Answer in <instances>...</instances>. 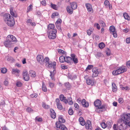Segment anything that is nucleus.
<instances>
[{"label": "nucleus", "instance_id": "obj_8", "mask_svg": "<svg viewBox=\"0 0 130 130\" xmlns=\"http://www.w3.org/2000/svg\"><path fill=\"white\" fill-rule=\"evenodd\" d=\"M37 61L40 64H43L45 62V58L44 59L43 56L42 55H38L36 57Z\"/></svg>", "mask_w": 130, "mask_h": 130}, {"label": "nucleus", "instance_id": "obj_27", "mask_svg": "<svg viewBox=\"0 0 130 130\" xmlns=\"http://www.w3.org/2000/svg\"><path fill=\"white\" fill-rule=\"evenodd\" d=\"M71 7L73 9H75L77 7V5L76 3L73 2L70 3Z\"/></svg>", "mask_w": 130, "mask_h": 130}, {"label": "nucleus", "instance_id": "obj_1", "mask_svg": "<svg viewBox=\"0 0 130 130\" xmlns=\"http://www.w3.org/2000/svg\"><path fill=\"white\" fill-rule=\"evenodd\" d=\"M128 126H130V114L122 115L121 119L118 121L117 125L114 124L113 128L114 130H124Z\"/></svg>", "mask_w": 130, "mask_h": 130}, {"label": "nucleus", "instance_id": "obj_7", "mask_svg": "<svg viewBox=\"0 0 130 130\" xmlns=\"http://www.w3.org/2000/svg\"><path fill=\"white\" fill-rule=\"evenodd\" d=\"M57 32V31L56 29H54L53 30V31L47 32L48 38L50 39H55L56 37Z\"/></svg>", "mask_w": 130, "mask_h": 130}, {"label": "nucleus", "instance_id": "obj_46", "mask_svg": "<svg viewBox=\"0 0 130 130\" xmlns=\"http://www.w3.org/2000/svg\"><path fill=\"white\" fill-rule=\"evenodd\" d=\"M93 67V66L92 65H89L87 67L86 70L88 71L91 70Z\"/></svg>", "mask_w": 130, "mask_h": 130}, {"label": "nucleus", "instance_id": "obj_29", "mask_svg": "<svg viewBox=\"0 0 130 130\" xmlns=\"http://www.w3.org/2000/svg\"><path fill=\"white\" fill-rule=\"evenodd\" d=\"M65 57L63 56H61L59 58V61L60 62L63 63L65 61Z\"/></svg>", "mask_w": 130, "mask_h": 130}, {"label": "nucleus", "instance_id": "obj_2", "mask_svg": "<svg viewBox=\"0 0 130 130\" xmlns=\"http://www.w3.org/2000/svg\"><path fill=\"white\" fill-rule=\"evenodd\" d=\"M3 19L9 26H12L14 24L15 21L13 18L9 13H6L4 15Z\"/></svg>", "mask_w": 130, "mask_h": 130}, {"label": "nucleus", "instance_id": "obj_56", "mask_svg": "<svg viewBox=\"0 0 130 130\" xmlns=\"http://www.w3.org/2000/svg\"><path fill=\"white\" fill-rule=\"evenodd\" d=\"M100 24L102 27H104L106 26L105 23L103 21H101L100 22Z\"/></svg>", "mask_w": 130, "mask_h": 130}, {"label": "nucleus", "instance_id": "obj_20", "mask_svg": "<svg viewBox=\"0 0 130 130\" xmlns=\"http://www.w3.org/2000/svg\"><path fill=\"white\" fill-rule=\"evenodd\" d=\"M64 86L67 90L70 89L71 88V84L68 82H66L64 83Z\"/></svg>", "mask_w": 130, "mask_h": 130}, {"label": "nucleus", "instance_id": "obj_35", "mask_svg": "<svg viewBox=\"0 0 130 130\" xmlns=\"http://www.w3.org/2000/svg\"><path fill=\"white\" fill-rule=\"evenodd\" d=\"M107 126L108 128H110L112 124V122L111 121H107Z\"/></svg>", "mask_w": 130, "mask_h": 130}, {"label": "nucleus", "instance_id": "obj_39", "mask_svg": "<svg viewBox=\"0 0 130 130\" xmlns=\"http://www.w3.org/2000/svg\"><path fill=\"white\" fill-rule=\"evenodd\" d=\"M10 13L14 17H16L17 15L12 11V8H10Z\"/></svg>", "mask_w": 130, "mask_h": 130}, {"label": "nucleus", "instance_id": "obj_5", "mask_svg": "<svg viewBox=\"0 0 130 130\" xmlns=\"http://www.w3.org/2000/svg\"><path fill=\"white\" fill-rule=\"evenodd\" d=\"M126 67L122 66L118 68L117 70H113L112 72V73L113 75H117L126 72Z\"/></svg>", "mask_w": 130, "mask_h": 130}, {"label": "nucleus", "instance_id": "obj_53", "mask_svg": "<svg viewBox=\"0 0 130 130\" xmlns=\"http://www.w3.org/2000/svg\"><path fill=\"white\" fill-rule=\"evenodd\" d=\"M74 106L75 108V109L76 110H78L79 109V106L76 103L74 104Z\"/></svg>", "mask_w": 130, "mask_h": 130}, {"label": "nucleus", "instance_id": "obj_24", "mask_svg": "<svg viewBox=\"0 0 130 130\" xmlns=\"http://www.w3.org/2000/svg\"><path fill=\"white\" fill-rule=\"evenodd\" d=\"M79 121L81 125L84 126L85 124V122L82 117H80L79 119Z\"/></svg>", "mask_w": 130, "mask_h": 130}, {"label": "nucleus", "instance_id": "obj_58", "mask_svg": "<svg viewBox=\"0 0 130 130\" xmlns=\"http://www.w3.org/2000/svg\"><path fill=\"white\" fill-rule=\"evenodd\" d=\"M27 111L30 112L33 111V109L30 107H28L26 109Z\"/></svg>", "mask_w": 130, "mask_h": 130}, {"label": "nucleus", "instance_id": "obj_4", "mask_svg": "<svg viewBox=\"0 0 130 130\" xmlns=\"http://www.w3.org/2000/svg\"><path fill=\"white\" fill-rule=\"evenodd\" d=\"M101 101L99 99H97L94 102V105L98 108L96 109V111L97 112L100 113V112L103 111L104 110H105V108L104 106H101Z\"/></svg>", "mask_w": 130, "mask_h": 130}, {"label": "nucleus", "instance_id": "obj_25", "mask_svg": "<svg viewBox=\"0 0 130 130\" xmlns=\"http://www.w3.org/2000/svg\"><path fill=\"white\" fill-rule=\"evenodd\" d=\"M85 125L86 128L87 129H89L90 126L91 125V122L89 120L87 121Z\"/></svg>", "mask_w": 130, "mask_h": 130}, {"label": "nucleus", "instance_id": "obj_3", "mask_svg": "<svg viewBox=\"0 0 130 130\" xmlns=\"http://www.w3.org/2000/svg\"><path fill=\"white\" fill-rule=\"evenodd\" d=\"M59 122H56V127L61 130H68L67 128L61 123H64L65 122V120L61 116H60L58 118Z\"/></svg>", "mask_w": 130, "mask_h": 130}, {"label": "nucleus", "instance_id": "obj_9", "mask_svg": "<svg viewBox=\"0 0 130 130\" xmlns=\"http://www.w3.org/2000/svg\"><path fill=\"white\" fill-rule=\"evenodd\" d=\"M6 39L8 41H9L13 43H16L17 40L15 37L12 35H9L8 36Z\"/></svg>", "mask_w": 130, "mask_h": 130}, {"label": "nucleus", "instance_id": "obj_18", "mask_svg": "<svg viewBox=\"0 0 130 130\" xmlns=\"http://www.w3.org/2000/svg\"><path fill=\"white\" fill-rule=\"evenodd\" d=\"M4 44L6 47H11V45L13 43L10 41H8L6 39V41L4 42Z\"/></svg>", "mask_w": 130, "mask_h": 130}, {"label": "nucleus", "instance_id": "obj_57", "mask_svg": "<svg viewBox=\"0 0 130 130\" xmlns=\"http://www.w3.org/2000/svg\"><path fill=\"white\" fill-rule=\"evenodd\" d=\"M121 88L122 90H128L129 89L128 87L127 86H126L125 87H122Z\"/></svg>", "mask_w": 130, "mask_h": 130}, {"label": "nucleus", "instance_id": "obj_26", "mask_svg": "<svg viewBox=\"0 0 130 130\" xmlns=\"http://www.w3.org/2000/svg\"><path fill=\"white\" fill-rule=\"evenodd\" d=\"M29 75L32 77H35L36 76L35 72L32 70H30L29 72Z\"/></svg>", "mask_w": 130, "mask_h": 130}, {"label": "nucleus", "instance_id": "obj_34", "mask_svg": "<svg viewBox=\"0 0 130 130\" xmlns=\"http://www.w3.org/2000/svg\"><path fill=\"white\" fill-rule=\"evenodd\" d=\"M16 86L18 87H20L22 85V83L20 81H17L16 83Z\"/></svg>", "mask_w": 130, "mask_h": 130}, {"label": "nucleus", "instance_id": "obj_52", "mask_svg": "<svg viewBox=\"0 0 130 130\" xmlns=\"http://www.w3.org/2000/svg\"><path fill=\"white\" fill-rule=\"evenodd\" d=\"M109 4V2L107 0L105 1L104 2V5L107 7Z\"/></svg>", "mask_w": 130, "mask_h": 130}, {"label": "nucleus", "instance_id": "obj_36", "mask_svg": "<svg viewBox=\"0 0 130 130\" xmlns=\"http://www.w3.org/2000/svg\"><path fill=\"white\" fill-rule=\"evenodd\" d=\"M72 98L71 97H69L68 99V100H67L68 103L70 105H72L73 103V102L72 101Z\"/></svg>", "mask_w": 130, "mask_h": 130}, {"label": "nucleus", "instance_id": "obj_45", "mask_svg": "<svg viewBox=\"0 0 130 130\" xmlns=\"http://www.w3.org/2000/svg\"><path fill=\"white\" fill-rule=\"evenodd\" d=\"M101 125L102 127L103 128H105L107 126V124L106 125L103 121L101 123Z\"/></svg>", "mask_w": 130, "mask_h": 130}, {"label": "nucleus", "instance_id": "obj_6", "mask_svg": "<svg viewBox=\"0 0 130 130\" xmlns=\"http://www.w3.org/2000/svg\"><path fill=\"white\" fill-rule=\"evenodd\" d=\"M49 59L48 57H46L45 58V63L46 65L48 66L49 68L53 67L52 70L53 72L55 70V68L56 66V62H53L52 63H50L49 62Z\"/></svg>", "mask_w": 130, "mask_h": 130}, {"label": "nucleus", "instance_id": "obj_11", "mask_svg": "<svg viewBox=\"0 0 130 130\" xmlns=\"http://www.w3.org/2000/svg\"><path fill=\"white\" fill-rule=\"evenodd\" d=\"M93 72L92 76L94 77L98 76L99 74V72L97 68H93L92 70Z\"/></svg>", "mask_w": 130, "mask_h": 130}, {"label": "nucleus", "instance_id": "obj_16", "mask_svg": "<svg viewBox=\"0 0 130 130\" xmlns=\"http://www.w3.org/2000/svg\"><path fill=\"white\" fill-rule=\"evenodd\" d=\"M71 57H72V60L73 61L75 64H76L78 63V59L76 57L75 55L74 54H71Z\"/></svg>", "mask_w": 130, "mask_h": 130}, {"label": "nucleus", "instance_id": "obj_13", "mask_svg": "<svg viewBox=\"0 0 130 130\" xmlns=\"http://www.w3.org/2000/svg\"><path fill=\"white\" fill-rule=\"evenodd\" d=\"M20 72V70L17 69H13L12 70V74L17 76H19Z\"/></svg>", "mask_w": 130, "mask_h": 130}, {"label": "nucleus", "instance_id": "obj_40", "mask_svg": "<svg viewBox=\"0 0 130 130\" xmlns=\"http://www.w3.org/2000/svg\"><path fill=\"white\" fill-rule=\"evenodd\" d=\"M56 25L57 28L60 31H61V24L57 23H56Z\"/></svg>", "mask_w": 130, "mask_h": 130}, {"label": "nucleus", "instance_id": "obj_37", "mask_svg": "<svg viewBox=\"0 0 130 130\" xmlns=\"http://www.w3.org/2000/svg\"><path fill=\"white\" fill-rule=\"evenodd\" d=\"M42 107L45 109H48L50 108L49 106L47 105L44 103H43L42 104Z\"/></svg>", "mask_w": 130, "mask_h": 130}, {"label": "nucleus", "instance_id": "obj_60", "mask_svg": "<svg viewBox=\"0 0 130 130\" xmlns=\"http://www.w3.org/2000/svg\"><path fill=\"white\" fill-rule=\"evenodd\" d=\"M94 26H96L97 28L98 29H100V25L98 23H95L94 25Z\"/></svg>", "mask_w": 130, "mask_h": 130}, {"label": "nucleus", "instance_id": "obj_63", "mask_svg": "<svg viewBox=\"0 0 130 130\" xmlns=\"http://www.w3.org/2000/svg\"><path fill=\"white\" fill-rule=\"evenodd\" d=\"M32 21L31 19H28L27 20V23L28 25H30L31 23L32 22Z\"/></svg>", "mask_w": 130, "mask_h": 130}, {"label": "nucleus", "instance_id": "obj_43", "mask_svg": "<svg viewBox=\"0 0 130 130\" xmlns=\"http://www.w3.org/2000/svg\"><path fill=\"white\" fill-rule=\"evenodd\" d=\"M42 90L44 92H46L47 91V89L46 86L45 84L43 83H42Z\"/></svg>", "mask_w": 130, "mask_h": 130}, {"label": "nucleus", "instance_id": "obj_42", "mask_svg": "<svg viewBox=\"0 0 130 130\" xmlns=\"http://www.w3.org/2000/svg\"><path fill=\"white\" fill-rule=\"evenodd\" d=\"M58 52L60 54H66V52L64 51L63 50L60 49H58Z\"/></svg>", "mask_w": 130, "mask_h": 130}, {"label": "nucleus", "instance_id": "obj_48", "mask_svg": "<svg viewBox=\"0 0 130 130\" xmlns=\"http://www.w3.org/2000/svg\"><path fill=\"white\" fill-rule=\"evenodd\" d=\"M93 30V29H91V30L90 29H89L87 30V34L89 36L91 34Z\"/></svg>", "mask_w": 130, "mask_h": 130}, {"label": "nucleus", "instance_id": "obj_61", "mask_svg": "<svg viewBox=\"0 0 130 130\" xmlns=\"http://www.w3.org/2000/svg\"><path fill=\"white\" fill-rule=\"evenodd\" d=\"M30 96L32 98H36L37 96V95L36 94H34L31 95Z\"/></svg>", "mask_w": 130, "mask_h": 130}, {"label": "nucleus", "instance_id": "obj_21", "mask_svg": "<svg viewBox=\"0 0 130 130\" xmlns=\"http://www.w3.org/2000/svg\"><path fill=\"white\" fill-rule=\"evenodd\" d=\"M87 84L89 85H93L94 84V82L92 80L90 79L89 78H87L86 80Z\"/></svg>", "mask_w": 130, "mask_h": 130}, {"label": "nucleus", "instance_id": "obj_10", "mask_svg": "<svg viewBox=\"0 0 130 130\" xmlns=\"http://www.w3.org/2000/svg\"><path fill=\"white\" fill-rule=\"evenodd\" d=\"M110 32L112 34L115 38H116L117 36V35L114 27L113 26H110L109 28Z\"/></svg>", "mask_w": 130, "mask_h": 130}, {"label": "nucleus", "instance_id": "obj_47", "mask_svg": "<svg viewBox=\"0 0 130 130\" xmlns=\"http://www.w3.org/2000/svg\"><path fill=\"white\" fill-rule=\"evenodd\" d=\"M35 120L39 122H41L42 121V119L41 118L39 117H37L35 118Z\"/></svg>", "mask_w": 130, "mask_h": 130}, {"label": "nucleus", "instance_id": "obj_62", "mask_svg": "<svg viewBox=\"0 0 130 130\" xmlns=\"http://www.w3.org/2000/svg\"><path fill=\"white\" fill-rule=\"evenodd\" d=\"M118 101L119 103H122L123 101V99L121 98H119L118 99Z\"/></svg>", "mask_w": 130, "mask_h": 130}, {"label": "nucleus", "instance_id": "obj_12", "mask_svg": "<svg viewBox=\"0 0 130 130\" xmlns=\"http://www.w3.org/2000/svg\"><path fill=\"white\" fill-rule=\"evenodd\" d=\"M23 77L24 80L26 81H28L29 79V77L27 71H24L23 73Z\"/></svg>", "mask_w": 130, "mask_h": 130}, {"label": "nucleus", "instance_id": "obj_38", "mask_svg": "<svg viewBox=\"0 0 130 130\" xmlns=\"http://www.w3.org/2000/svg\"><path fill=\"white\" fill-rule=\"evenodd\" d=\"M7 70L6 68H2L1 69V72L2 73L5 74L7 72Z\"/></svg>", "mask_w": 130, "mask_h": 130}, {"label": "nucleus", "instance_id": "obj_54", "mask_svg": "<svg viewBox=\"0 0 130 130\" xmlns=\"http://www.w3.org/2000/svg\"><path fill=\"white\" fill-rule=\"evenodd\" d=\"M32 6L30 5L27 8V12L30 11L32 10Z\"/></svg>", "mask_w": 130, "mask_h": 130}, {"label": "nucleus", "instance_id": "obj_17", "mask_svg": "<svg viewBox=\"0 0 130 130\" xmlns=\"http://www.w3.org/2000/svg\"><path fill=\"white\" fill-rule=\"evenodd\" d=\"M86 6L87 8L88 11L89 12L92 13L93 12V9L92 6L89 3H87L86 4Z\"/></svg>", "mask_w": 130, "mask_h": 130}, {"label": "nucleus", "instance_id": "obj_19", "mask_svg": "<svg viewBox=\"0 0 130 130\" xmlns=\"http://www.w3.org/2000/svg\"><path fill=\"white\" fill-rule=\"evenodd\" d=\"M60 99L61 101H63L65 104H66L68 103V101L66 98L64 97L63 95L62 94L60 95Z\"/></svg>", "mask_w": 130, "mask_h": 130}, {"label": "nucleus", "instance_id": "obj_49", "mask_svg": "<svg viewBox=\"0 0 130 130\" xmlns=\"http://www.w3.org/2000/svg\"><path fill=\"white\" fill-rule=\"evenodd\" d=\"M102 53L100 52L97 53L95 55V56L96 58L99 57H101L102 56Z\"/></svg>", "mask_w": 130, "mask_h": 130}, {"label": "nucleus", "instance_id": "obj_50", "mask_svg": "<svg viewBox=\"0 0 130 130\" xmlns=\"http://www.w3.org/2000/svg\"><path fill=\"white\" fill-rule=\"evenodd\" d=\"M58 13L57 12H55L53 13L51 17L52 18H54L56 16L58 15Z\"/></svg>", "mask_w": 130, "mask_h": 130}, {"label": "nucleus", "instance_id": "obj_59", "mask_svg": "<svg viewBox=\"0 0 130 130\" xmlns=\"http://www.w3.org/2000/svg\"><path fill=\"white\" fill-rule=\"evenodd\" d=\"M41 4L43 6H45L46 5V3L45 1L43 0L41 2Z\"/></svg>", "mask_w": 130, "mask_h": 130}, {"label": "nucleus", "instance_id": "obj_51", "mask_svg": "<svg viewBox=\"0 0 130 130\" xmlns=\"http://www.w3.org/2000/svg\"><path fill=\"white\" fill-rule=\"evenodd\" d=\"M73 111L72 109H70L68 111V113L70 115H72L73 113Z\"/></svg>", "mask_w": 130, "mask_h": 130}, {"label": "nucleus", "instance_id": "obj_23", "mask_svg": "<svg viewBox=\"0 0 130 130\" xmlns=\"http://www.w3.org/2000/svg\"><path fill=\"white\" fill-rule=\"evenodd\" d=\"M50 111L51 117L53 119L55 118L56 117V113L54 110L53 109H50Z\"/></svg>", "mask_w": 130, "mask_h": 130}, {"label": "nucleus", "instance_id": "obj_41", "mask_svg": "<svg viewBox=\"0 0 130 130\" xmlns=\"http://www.w3.org/2000/svg\"><path fill=\"white\" fill-rule=\"evenodd\" d=\"M105 46V44L103 42L100 43L99 44V47L100 48H103Z\"/></svg>", "mask_w": 130, "mask_h": 130}, {"label": "nucleus", "instance_id": "obj_30", "mask_svg": "<svg viewBox=\"0 0 130 130\" xmlns=\"http://www.w3.org/2000/svg\"><path fill=\"white\" fill-rule=\"evenodd\" d=\"M112 90L113 92H115L117 90V87L116 84L114 83L112 84Z\"/></svg>", "mask_w": 130, "mask_h": 130}, {"label": "nucleus", "instance_id": "obj_31", "mask_svg": "<svg viewBox=\"0 0 130 130\" xmlns=\"http://www.w3.org/2000/svg\"><path fill=\"white\" fill-rule=\"evenodd\" d=\"M123 16L125 19L128 20H130V17H129L127 13H124L123 14Z\"/></svg>", "mask_w": 130, "mask_h": 130}, {"label": "nucleus", "instance_id": "obj_64", "mask_svg": "<svg viewBox=\"0 0 130 130\" xmlns=\"http://www.w3.org/2000/svg\"><path fill=\"white\" fill-rule=\"evenodd\" d=\"M126 42L128 44L130 43V37L129 38H127L126 39Z\"/></svg>", "mask_w": 130, "mask_h": 130}, {"label": "nucleus", "instance_id": "obj_15", "mask_svg": "<svg viewBox=\"0 0 130 130\" xmlns=\"http://www.w3.org/2000/svg\"><path fill=\"white\" fill-rule=\"evenodd\" d=\"M56 103L58 109L60 110H62V107L61 104L60 103V101L59 99H56Z\"/></svg>", "mask_w": 130, "mask_h": 130}, {"label": "nucleus", "instance_id": "obj_55", "mask_svg": "<svg viewBox=\"0 0 130 130\" xmlns=\"http://www.w3.org/2000/svg\"><path fill=\"white\" fill-rule=\"evenodd\" d=\"M49 84V86L51 88H53L54 86V84L53 83L50 82Z\"/></svg>", "mask_w": 130, "mask_h": 130}, {"label": "nucleus", "instance_id": "obj_33", "mask_svg": "<svg viewBox=\"0 0 130 130\" xmlns=\"http://www.w3.org/2000/svg\"><path fill=\"white\" fill-rule=\"evenodd\" d=\"M69 78L72 80L75 79L77 77L76 75L72 74L70 75H69Z\"/></svg>", "mask_w": 130, "mask_h": 130}, {"label": "nucleus", "instance_id": "obj_14", "mask_svg": "<svg viewBox=\"0 0 130 130\" xmlns=\"http://www.w3.org/2000/svg\"><path fill=\"white\" fill-rule=\"evenodd\" d=\"M54 25L52 24H50L47 26V32H50L53 31L54 29H56L54 28Z\"/></svg>", "mask_w": 130, "mask_h": 130}, {"label": "nucleus", "instance_id": "obj_32", "mask_svg": "<svg viewBox=\"0 0 130 130\" xmlns=\"http://www.w3.org/2000/svg\"><path fill=\"white\" fill-rule=\"evenodd\" d=\"M7 60L10 62H12L13 61L14 59L12 57L8 56L7 57Z\"/></svg>", "mask_w": 130, "mask_h": 130}, {"label": "nucleus", "instance_id": "obj_22", "mask_svg": "<svg viewBox=\"0 0 130 130\" xmlns=\"http://www.w3.org/2000/svg\"><path fill=\"white\" fill-rule=\"evenodd\" d=\"M73 9L71 7L68 6L67 8V10L68 13L70 14H72L73 12Z\"/></svg>", "mask_w": 130, "mask_h": 130}, {"label": "nucleus", "instance_id": "obj_44", "mask_svg": "<svg viewBox=\"0 0 130 130\" xmlns=\"http://www.w3.org/2000/svg\"><path fill=\"white\" fill-rule=\"evenodd\" d=\"M51 7L52 8L55 10H56L57 9V7L56 5L54 4H52V3L51 4Z\"/></svg>", "mask_w": 130, "mask_h": 130}, {"label": "nucleus", "instance_id": "obj_28", "mask_svg": "<svg viewBox=\"0 0 130 130\" xmlns=\"http://www.w3.org/2000/svg\"><path fill=\"white\" fill-rule=\"evenodd\" d=\"M65 62L71 64V62L72 61L71 57H66V58L65 59Z\"/></svg>", "mask_w": 130, "mask_h": 130}]
</instances>
